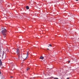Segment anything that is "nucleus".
Listing matches in <instances>:
<instances>
[{"instance_id":"6","label":"nucleus","mask_w":79,"mask_h":79,"mask_svg":"<svg viewBox=\"0 0 79 79\" xmlns=\"http://www.w3.org/2000/svg\"><path fill=\"white\" fill-rule=\"evenodd\" d=\"M26 8L27 10H29V6H27L26 7Z\"/></svg>"},{"instance_id":"15","label":"nucleus","mask_w":79,"mask_h":79,"mask_svg":"<svg viewBox=\"0 0 79 79\" xmlns=\"http://www.w3.org/2000/svg\"><path fill=\"white\" fill-rule=\"evenodd\" d=\"M76 1H78L79 0H76Z\"/></svg>"},{"instance_id":"4","label":"nucleus","mask_w":79,"mask_h":79,"mask_svg":"<svg viewBox=\"0 0 79 79\" xmlns=\"http://www.w3.org/2000/svg\"><path fill=\"white\" fill-rule=\"evenodd\" d=\"M40 58L41 60H44V57L40 56Z\"/></svg>"},{"instance_id":"7","label":"nucleus","mask_w":79,"mask_h":79,"mask_svg":"<svg viewBox=\"0 0 79 79\" xmlns=\"http://www.w3.org/2000/svg\"><path fill=\"white\" fill-rule=\"evenodd\" d=\"M28 55H29V53H28V52H27L26 56H27V58L28 57Z\"/></svg>"},{"instance_id":"3","label":"nucleus","mask_w":79,"mask_h":79,"mask_svg":"<svg viewBox=\"0 0 79 79\" xmlns=\"http://www.w3.org/2000/svg\"><path fill=\"white\" fill-rule=\"evenodd\" d=\"M16 52H17V54L18 55V58H20V56H19L20 55L19 49V48H17V49Z\"/></svg>"},{"instance_id":"11","label":"nucleus","mask_w":79,"mask_h":79,"mask_svg":"<svg viewBox=\"0 0 79 79\" xmlns=\"http://www.w3.org/2000/svg\"><path fill=\"white\" fill-rule=\"evenodd\" d=\"M13 76L10 77V78H13Z\"/></svg>"},{"instance_id":"10","label":"nucleus","mask_w":79,"mask_h":79,"mask_svg":"<svg viewBox=\"0 0 79 79\" xmlns=\"http://www.w3.org/2000/svg\"><path fill=\"white\" fill-rule=\"evenodd\" d=\"M54 79H58V78H56V77H55L54 78Z\"/></svg>"},{"instance_id":"5","label":"nucleus","mask_w":79,"mask_h":79,"mask_svg":"<svg viewBox=\"0 0 79 79\" xmlns=\"http://www.w3.org/2000/svg\"><path fill=\"white\" fill-rule=\"evenodd\" d=\"M2 64V60H0V66H1Z\"/></svg>"},{"instance_id":"14","label":"nucleus","mask_w":79,"mask_h":79,"mask_svg":"<svg viewBox=\"0 0 79 79\" xmlns=\"http://www.w3.org/2000/svg\"><path fill=\"white\" fill-rule=\"evenodd\" d=\"M0 74H1V72L0 71Z\"/></svg>"},{"instance_id":"16","label":"nucleus","mask_w":79,"mask_h":79,"mask_svg":"<svg viewBox=\"0 0 79 79\" xmlns=\"http://www.w3.org/2000/svg\"><path fill=\"white\" fill-rule=\"evenodd\" d=\"M48 50H49V49H48Z\"/></svg>"},{"instance_id":"9","label":"nucleus","mask_w":79,"mask_h":79,"mask_svg":"<svg viewBox=\"0 0 79 79\" xmlns=\"http://www.w3.org/2000/svg\"><path fill=\"white\" fill-rule=\"evenodd\" d=\"M52 47V45H51V44H49V46H48V47Z\"/></svg>"},{"instance_id":"8","label":"nucleus","mask_w":79,"mask_h":79,"mask_svg":"<svg viewBox=\"0 0 79 79\" xmlns=\"http://www.w3.org/2000/svg\"><path fill=\"white\" fill-rule=\"evenodd\" d=\"M29 69H30V68H28L27 69V70L28 71V70H29Z\"/></svg>"},{"instance_id":"13","label":"nucleus","mask_w":79,"mask_h":79,"mask_svg":"<svg viewBox=\"0 0 79 79\" xmlns=\"http://www.w3.org/2000/svg\"><path fill=\"white\" fill-rule=\"evenodd\" d=\"M69 63H70V61H69Z\"/></svg>"},{"instance_id":"1","label":"nucleus","mask_w":79,"mask_h":79,"mask_svg":"<svg viewBox=\"0 0 79 79\" xmlns=\"http://www.w3.org/2000/svg\"><path fill=\"white\" fill-rule=\"evenodd\" d=\"M21 57L23 59V60H27V56L26 55V54H22L21 56Z\"/></svg>"},{"instance_id":"2","label":"nucleus","mask_w":79,"mask_h":79,"mask_svg":"<svg viewBox=\"0 0 79 79\" xmlns=\"http://www.w3.org/2000/svg\"><path fill=\"white\" fill-rule=\"evenodd\" d=\"M2 32L4 37V38H5V37H6V34L5 33V32H6V30L5 28H3Z\"/></svg>"},{"instance_id":"12","label":"nucleus","mask_w":79,"mask_h":79,"mask_svg":"<svg viewBox=\"0 0 79 79\" xmlns=\"http://www.w3.org/2000/svg\"><path fill=\"white\" fill-rule=\"evenodd\" d=\"M67 79H69V78L68 77V78H67Z\"/></svg>"}]
</instances>
